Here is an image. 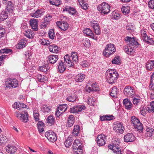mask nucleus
<instances>
[{"label": "nucleus", "instance_id": "1", "mask_svg": "<svg viewBox=\"0 0 154 154\" xmlns=\"http://www.w3.org/2000/svg\"><path fill=\"white\" fill-rule=\"evenodd\" d=\"M106 79L107 82L112 84L115 82L118 79L119 75L114 69H109L106 73Z\"/></svg>", "mask_w": 154, "mask_h": 154}, {"label": "nucleus", "instance_id": "2", "mask_svg": "<svg viewBox=\"0 0 154 154\" xmlns=\"http://www.w3.org/2000/svg\"><path fill=\"white\" fill-rule=\"evenodd\" d=\"M71 54V57H70L68 54L65 55L64 57V63H65L66 66L69 67H71L74 65V63L71 60V59L72 61L75 63H77L78 61V58L77 53L75 52H72Z\"/></svg>", "mask_w": 154, "mask_h": 154}, {"label": "nucleus", "instance_id": "3", "mask_svg": "<svg viewBox=\"0 0 154 154\" xmlns=\"http://www.w3.org/2000/svg\"><path fill=\"white\" fill-rule=\"evenodd\" d=\"M110 8L109 4L103 2L97 6V9L101 14L106 15L109 13Z\"/></svg>", "mask_w": 154, "mask_h": 154}, {"label": "nucleus", "instance_id": "4", "mask_svg": "<svg viewBox=\"0 0 154 154\" xmlns=\"http://www.w3.org/2000/svg\"><path fill=\"white\" fill-rule=\"evenodd\" d=\"M114 45L112 44H109L106 45L103 54L106 57H109L111 54H114L116 51Z\"/></svg>", "mask_w": 154, "mask_h": 154}, {"label": "nucleus", "instance_id": "5", "mask_svg": "<svg viewBox=\"0 0 154 154\" xmlns=\"http://www.w3.org/2000/svg\"><path fill=\"white\" fill-rule=\"evenodd\" d=\"M15 116L22 122H26L28 120V114L26 111H24L23 113H20L18 112H16Z\"/></svg>", "mask_w": 154, "mask_h": 154}, {"label": "nucleus", "instance_id": "6", "mask_svg": "<svg viewBox=\"0 0 154 154\" xmlns=\"http://www.w3.org/2000/svg\"><path fill=\"white\" fill-rule=\"evenodd\" d=\"M113 129L116 132L122 134L124 132L125 128L122 123L115 122L113 123Z\"/></svg>", "mask_w": 154, "mask_h": 154}, {"label": "nucleus", "instance_id": "7", "mask_svg": "<svg viewBox=\"0 0 154 154\" xmlns=\"http://www.w3.org/2000/svg\"><path fill=\"white\" fill-rule=\"evenodd\" d=\"M106 140V136L103 134L98 135L97 137V143L100 146L104 145Z\"/></svg>", "mask_w": 154, "mask_h": 154}, {"label": "nucleus", "instance_id": "8", "mask_svg": "<svg viewBox=\"0 0 154 154\" xmlns=\"http://www.w3.org/2000/svg\"><path fill=\"white\" fill-rule=\"evenodd\" d=\"M149 94L151 99H154V73L151 76V80L149 85Z\"/></svg>", "mask_w": 154, "mask_h": 154}, {"label": "nucleus", "instance_id": "9", "mask_svg": "<svg viewBox=\"0 0 154 154\" xmlns=\"http://www.w3.org/2000/svg\"><path fill=\"white\" fill-rule=\"evenodd\" d=\"M45 135L48 139L51 142H53L57 140L56 134L52 131H48L45 133Z\"/></svg>", "mask_w": 154, "mask_h": 154}, {"label": "nucleus", "instance_id": "10", "mask_svg": "<svg viewBox=\"0 0 154 154\" xmlns=\"http://www.w3.org/2000/svg\"><path fill=\"white\" fill-rule=\"evenodd\" d=\"M86 107L83 105H79L75 106L70 109V112L72 113H78L85 109Z\"/></svg>", "mask_w": 154, "mask_h": 154}, {"label": "nucleus", "instance_id": "11", "mask_svg": "<svg viewBox=\"0 0 154 154\" xmlns=\"http://www.w3.org/2000/svg\"><path fill=\"white\" fill-rule=\"evenodd\" d=\"M124 93L128 97H133L134 94V92L133 88L130 86H127L124 90Z\"/></svg>", "mask_w": 154, "mask_h": 154}, {"label": "nucleus", "instance_id": "12", "mask_svg": "<svg viewBox=\"0 0 154 154\" xmlns=\"http://www.w3.org/2000/svg\"><path fill=\"white\" fill-rule=\"evenodd\" d=\"M18 85V81L15 79H9L6 82V85L7 87L9 88H15Z\"/></svg>", "mask_w": 154, "mask_h": 154}, {"label": "nucleus", "instance_id": "13", "mask_svg": "<svg viewBox=\"0 0 154 154\" xmlns=\"http://www.w3.org/2000/svg\"><path fill=\"white\" fill-rule=\"evenodd\" d=\"M141 35L142 38L144 41L150 44L153 43V42L152 39L148 37L145 29H143L141 31Z\"/></svg>", "mask_w": 154, "mask_h": 154}, {"label": "nucleus", "instance_id": "14", "mask_svg": "<svg viewBox=\"0 0 154 154\" xmlns=\"http://www.w3.org/2000/svg\"><path fill=\"white\" fill-rule=\"evenodd\" d=\"M125 40L129 46L134 47L138 45V42L135 40L134 38L127 36L125 38Z\"/></svg>", "mask_w": 154, "mask_h": 154}, {"label": "nucleus", "instance_id": "15", "mask_svg": "<svg viewBox=\"0 0 154 154\" xmlns=\"http://www.w3.org/2000/svg\"><path fill=\"white\" fill-rule=\"evenodd\" d=\"M91 25L94 28V32L97 35H100L101 33V31L100 29L99 24L96 21H93L91 23Z\"/></svg>", "mask_w": 154, "mask_h": 154}, {"label": "nucleus", "instance_id": "16", "mask_svg": "<svg viewBox=\"0 0 154 154\" xmlns=\"http://www.w3.org/2000/svg\"><path fill=\"white\" fill-rule=\"evenodd\" d=\"M29 22L32 29L35 31H37L38 30V20L37 19L32 18L30 20Z\"/></svg>", "mask_w": 154, "mask_h": 154}, {"label": "nucleus", "instance_id": "17", "mask_svg": "<svg viewBox=\"0 0 154 154\" xmlns=\"http://www.w3.org/2000/svg\"><path fill=\"white\" fill-rule=\"evenodd\" d=\"M56 24L61 30L63 31L66 30L69 27L68 24L66 22H57Z\"/></svg>", "mask_w": 154, "mask_h": 154}, {"label": "nucleus", "instance_id": "18", "mask_svg": "<svg viewBox=\"0 0 154 154\" xmlns=\"http://www.w3.org/2000/svg\"><path fill=\"white\" fill-rule=\"evenodd\" d=\"M124 51L129 55L133 54L135 51V48L133 46L125 45L124 47Z\"/></svg>", "mask_w": 154, "mask_h": 154}, {"label": "nucleus", "instance_id": "19", "mask_svg": "<svg viewBox=\"0 0 154 154\" xmlns=\"http://www.w3.org/2000/svg\"><path fill=\"white\" fill-rule=\"evenodd\" d=\"M44 13V10L42 9H40L37 10L34 12L31 13L30 15L32 17L38 18L42 15Z\"/></svg>", "mask_w": 154, "mask_h": 154}, {"label": "nucleus", "instance_id": "20", "mask_svg": "<svg viewBox=\"0 0 154 154\" xmlns=\"http://www.w3.org/2000/svg\"><path fill=\"white\" fill-rule=\"evenodd\" d=\"M12 107L14 109L20 110L21 108H26L27 106L21 102H16L12 105Z\"/></svg>", "mask_w": 154, "mask_h": 154}, {"label": "nucleus", "instance_id": "21", "mask_svg": "<svg viewBox=\"0 0 154 154\" xmlns=\"http://www.w3.org/2000/svg\"><path fill=\"white\" fill-rule=\"evenodd\" d=\"M90 83H88L86 85L85 88L87 92L90 93L92 91H98L99 88L98 85H94V87H93V85H89Z\"/></svg>", "mask_w": 154, "mask_h": 154}, {"label": "nucleus", "instance_id": "22", "mask_svg": "<svg viewBox=\"0 0 154 154\" xmlns=\"http://www.w3.org/2000/svg\"><path fill=\"white\" fill-rule=\"evenodd\" d=\"M135 138L134 135L131 133H128L124 137V140L126 142H131L135 140Z\"/></svg>", "mask_w": 154, "mask_h": 154}, {"label": "nucleus", "instance_id": "23", "mask_svg": "<svg viewBox=\"0 0 154 154\" xmlns=\"http://www.w3.org/2000/svg\"><path fill=\"white\" fill-rule=\"evenodd\" d=\"M48 58L49 63L54 64L57 61L58 59V57L57 55H50L48 56Z\"/></svg>", "mask_w": 154, "mask_h": 154}, {"label": "nucleus", "instance_id": "24", "mask_svg": "<svg viewBox=\"0 0 154 154\" xmlns=\"http://www.w3.org/2000/svg\"><path fill=\"white\" fill-rule=\"evenodd\" d=\"M7 5H6V8L5 9L7 12L12 14L13 9V4L12 2L10 1L8 2Z\"/></svg>", "mask_w": 154, "mask_h": 154}, {"label": "nucleus", "instance_id": "25", "mask_svg": "<svg viewBox=\"0 0 154 154\" xmlns=\"http://www.w3.org/2000/svg\"><path fill=\"white\" fill-rule=\"evenodd\" d=\"M75 118L72 115L69 116L67 122L66 126L68 127H70L72 126L74 123Z\"/></svg>", "mask_w": 154, "mask_h": 154}, {"label": "nucleus", "instance_id": "26", "mask_svg": "<svg viewBox=\"0 0 154 154\" xmlns=\"http://www.w3.org/2000/svg\"><path fill=\"white\" fill-rule=\"evenodd\" d=\"M82 143L80 140L76 139L74 142L72 147L73 149L76 148H82Z\"/></svg>", "mask_w": 154, "mask_h": 154}, {"label": "nucleus", "instance_id": "27", "mask_svg": "<svg viewBox=\"0 0 154 154\" xmlns=\"http://www.w3.org/2000/svg\"><path fill=\"white\" fill-rule=\"evenodd\" d=\"M65 11L68 12L72 15L75 14L76 12L74 8L69 6H66L63 8V11Z\"/></svg>", "mask_w": 154, "mask_h": 154}, {"label": "nucleus", "instance_id": "28", "mask_svg": "<svg viewBox=\"0 0 154 154\" xmlns=\"http://www.w3.org/2000/svg\"><path fill=\"white\" fill-rule=\"evenodd\" d=\"M6 151L10 153H13L16 151V147L12 145H9L6 147Z\"/></svg>", "mask_w": 154, "mask_h": 154}, {"label": "nucleus", "instance_id": "29", "mask_svg": "<svg viewBox=\"0 0 154 154\" xmlns=\"http://www.w3.org/2000/svg\"><path fill=\"white\" fill-rule=\"evenodd\" d=\"M83 32L86 35L90 36L94 39H95L94 35L90 29L88 28H85L83 30Z\"/></svg>", "mask_w": 154, "mask_h": 154}, {"label": "nucleus", "instance_id": "30", "mask_svg": "<svg viewBox=\"0 0 154 154\" xmlns=\"http://www.w3.org/2000/svg\"><path fill=\"white\" fill-rule=\"evenodd\" d=\"M38 131L40 133H43L44 132V124L42 121H39L37 124Z\"/></svg>", "mask_w": 154, "mask_h": 154}, {"label": "nucleus", "instance_id": "31", "mask_svg": "<svg viewBox=\"0 0 154 154\" xmlns=\"http://www.w3.org/2000/svg\"><path fill=\"white\" fill-rule=\"evenodd\" d=\"M123 104L127 109H130L132 107V104L130 101L127 99H125L123 101Z\"/></svg>", "mask_w": 154, "mask_h": 154}, {"label": "nucleus", "instance_id": "32", "mask_svg": "<svg viewBox=\"0 0 154 154\" xmlns=\"http://www.w3.org/2000/svg\"><path fill=\"white\" fill-rule=\"evenodd\" d=\"M10 14L7 12L5 10L2 12L0 14V20L3 21L6 19L8 17V15Z\"/></svg>", "mask_w": 154, "mask_h": 154}, {"label": "nucleus", "instance_id": "33", "mask_svg": "<svg viewBox=\"0 0 154 154\" xmlns=\"http://www.w3.org/2000/svg\"><path fill=\"white\" fill-rule=\"evenodd\" d=\"M49 49L50 51L51 52L57 53L58 51V48L57 45H50Z\"/></svg>", "mask_w": 154, "mask_h": 154}, {"label": "nucleus", "instance_id": "34", "mask_svg": "<svg viewBox=\"0 0 154 154\" xmlns=\"http://www.w3.org/2000/svg\"><path fill=\"white\" fill-rule=\"evenodd\" d=\"M154 133L153 129L151 128H148L146 129L145 136L146 137H150L152 136Z\"/></svg>", "mask_w": 154, "mask_h": 154}, {"label": "nucleus", "instance_id": "35", "mask_svg": "<svg viewBox=\"0 0 154 154\" xmlns=\"http://www.w3.org/2000/svg\"><path fill=\"white\" fill-rule=\"evenodd\" d=\"M85 77V75L82 74H79L75 77V80L78 82L82 81Z\"/></svg>", "mask_w": 154, "mask_h": 154}, {"label": "nucleus", "instance_id": "36", "mask_svg": "<svg viewBox=\"0 0 154 154\" xmlns=\"http://www.w3.org/2000/svg\"><path fill=\"white\" fill-rule=\"evenodd\" d=\"M58 71L60 73L63 72L66 69V67L63 65V64L62 61L59 62L58 66Z\"/></svg>", "mask_w": 154, "mask_h": 154}, {"label": "nucleus", "instance_id": "37", "mask_svg": "<svg viewBox=\"0 0 154 154\" xmlns=\"http://www.w3.org/2000/svg\"><path fill=\"white\" fill-rule=\"evenodd\" d=\"M133 126L135 129H137L140 132H142L143 128V125L140 122L134 125Z\"/></svg>", "mask_w": 154, "mask_h": 154}, {"label": "nucleus", "instance_id": "38", "mask_svg": "<svg viewBox=\"0 0 154 154\" xmlns=\"http://www.w3.org/2000/svg\"><path fill=\"white\" fill-rule=\"evenodd\" d=\"M146 68L148 70H151L154 68V61L147 62L146 64Z\"/></svg>", "mask_w": 154, "mask_h": 154}, {"label": "nucleus", "instance_id": "39", "mask_svg": "<svg viewBox=\"0 0 154 154\" xmlns=\"http://www.w3.org/2000/svg\"><path fill=\"white\" fill-rule=\"evenodd\" d=\"M24 35L29 38H32L34 36V33L31 30H26L24 33Z\"/></svg>", "mask_w": 154, "mask_h": 154}, {"label": "nucleus", "instance_id": "40", "mask_svg": "<svg viewBox=\"0 0 154 154\" xmlns=\"http://www.w3.org/2000/svg\"><path fill=\"white\" fill-rule=\"evenodd\" d=\"M47 122L48 124L53 125L55 121V118L52 116H49L46 119Z\"/></svg>", "mask_w": 154, "mask_h": 154}, {"label": "nucleus", "instance_id": "41", "mask_svg": "<svg viewBox=\"0 0 154 154\" xmlns=\"http://www.w3.org/2000/svg\"><path fill=\"white\" fill-rule=\"evenodd\" d=\"M117 93L118 91L116 87L114 86L111 90L110 95L112 97L115 98L117 97Z\"/></svg>", "mask_w": 154, "mask_h": 154}, {"label": "nucleus", "instance_id": "42", "mask_svg": "<svg viewBox=\"0 0 154 154\" xmlns=\"http://www.w3.org/2000/svg\"><path fill=\"white\" fill-rule=\"evenodd\" d=\"M108 147L110 149L112 150L114 153H116V154H122L121 150L119 151L116 150V147H115L112 144L108 145Z\"/></svg>", "mask_w": 154, "mask_h": 154}, {"label": "nucleus", "instance_id": "43", "mask_svg": "<svg viewBox=\"0 0 154 154\" xmlns=\"http://www.w3.org/2000/svg\"><path fill=\"white\" fill-rule=\"evenodd\" d=\"M73 139L71 137H68L65 142V145L66 147H70L72 143Z\"/></svg>", "mask_w": 154, "mask_h": 154}, {"label": "nucleus", "instance_id": "44", "mask_svg": "<svg viewBox=\"0 0 154 154\" xmlns=\"http://www.w3.org/2000/svg\"><path fill=\"white\" fill-rule=\"evenodd\" d=\"M67 108V106L66 104H63L62 105H60L58 107L57 112H59V113H60V111H62L61 112V113L65 111Z\"/></svg>", "mask_w": 154, "mask_h": 154}, {"label": "nucleus", "instance_id": "45", "mask_svg": "<svg viewBox=\"0 0 154 154\" xmlns=\"http://www.w3.org/2000/svg\"><path fill=\"white\" fill-rule=\"evenodd\" d=\"M113 116L112 115L101 116H100V120L101 121L110 120L113 119Z\"/></svg>", "mask_w": 154, "mask_h": 154}, {"label": "nucleus", "instance_id": "46", "mask_svg": "<svg viewBox=\"0 0 154 154\" xmlns=\"http://www.w3.org/2000/svg\"><path fill=\"white\" fill-rule=\"evenodd\" d=\"M26 41L23 39H21L17 45L18 48L21 49L25 47L26 46Z\"/></svg>", "mask_w": 154, "mask_h": 154}, {"label": "nucleus", "instance_id": "47", "mask_svg": "<svg viewBox=\"0 0 154 154\" xmlns=\"http://www.w3.org/2000/svg\"><path fill=\"white\" fill-rule=\"evenodd\" d=\"M38 80L40 82H46L47 81V78L44 75H40L37 76Z\"/></svg>", "mask_w": 154, "mask_h": 154}, {"label": "nucleus", "instance_id": "48", "mask_svg": "<svg viewBox=\"0 0 154 154\" xmlns=\"http://www.w3.org/2000/svg\"><path fill=\"white\" fill-rule=\"evenodd\" d=\"M130 8L129 6H123L121 8V10L125 15L128 14L130 12Z\"/></svg>", "mask_w": 154, "mask_h": 154}, {"label": "nucleus", "instance_id": "49", "mask_svg": "<svg viewBox=\"0 0 154 154\" xmlns=\"http://www.w3.org/2000/svg\"><path fill=\"white\" fill-rule=\"evenodd\" d=\"M120 143V142L119 141V139H116V140L113 142V143H112V144L114 145L115 147H116V149L119 151V150H121V149H120V146L119 145Z\"/></svg>", "mask_w": 154, "mask_h": 154}, {"label": "nucleus", "instance_id": "50", "mask_svg": "<svg viewBox=\"0 0 154 154\" xmlns=\"http://www.w3.org/2000/svg\"><path fill=\"white\" fill-rule=\"evenodd\" d=\"M80 129V127L79 125H75L73 131V133L75 134L76 136H77L79 133Z\"/></svg>", "mask_w": 154, "mask_h": 154}, {"label": "nucleus", "instance_id": "51", "mask_svg": "<svg viewBox=\"0 0 154 154\" xmlns=\"http://www.w3.org/2000/svg\"><path fill=\"white\" fill-rule=\"evenodd\" d=\"M42 111L44 112H48L50 111L51 108L50 106H48L46 105H42L41 106Z\"/></svg>", "mask_w": 154, "mask_h": 154}, {"label": "nucleus", "instance_id": "52", "mask_svg": "<svg viewBox=\"0 0 154 154\" xmlns=\"http://www.w3.org/2000/svg\"><path fill=\"white\" fill-rule=\"evenodd\" d=\"M131 121L133 124V126L140 122L139 120L135 116H133L131 117Z\"/></svg>", "mask_w": 154, "mask_h": 154}, {"label": "nucleus", "instance_id": "53", "mask_svg": "<svg viewBox=\"0 0 154 154\" xmlns=\"http://www.w3.org/2000/svg\"><path fill=\"white\" fill-rule=\"evenodd\" d=\"M112 64H119L121 63L120 62V57L119 56H117L115 57L113 60L112 61Z\"/></svg>", "mask_w": 154, "mask_h": 154}, {"label": "nucleus", "instance_id": "54", "mask_svg": "<svg viewBox=\"0 0 154 154\" xmlns=\"http://www.w3.org/2000/svg\"><path fill=\"white\" fill-rule=\"evenodd\" d=\"M140 102V98L139 96H136L134 98L133 100V104L135 105H138Z\"/></svg>", "mask_w": 154, "mask_h": 154}, {"label": "nucleus", "instance_id": "55", "mask_svg": "<svg viewBox=\"0 0 154 154\" xmlns=\"http://www.w3.org/2000/svg\"><path fill=\"white\" fill-rule=\"evenodd\" d=\"M81 44L86 47H88L90 45L89 40L88 39H83L81 41Z\"/></svg>", "mask_w": 154, "mask_h": 154}, {"label": "nucleus", "instance_id": "56", "mask_svg": "<svg viewBox=\"0 0 154 154\" xmlns=\"http://www.w3.org/2000/svg\"><path fill=\"white\" fill-rule=\"evenodd\" d=\"M48 35L50 38L52 39H54L55 37L54 30L52 29H50L48 32Z\"/></svg>", "mask_w": 154, "mask_h": 154}, {"label": "nucleus", "instance_id": "57", "mask_svg": "<svg viewBox=\"0 0 154 154\" xmlns=\"http://www.w3.org/2000/svg\"><path fill=\"white\" fill-rule=\"evenodd\" d=\"M150 107H147L148 112H153L154 110V101H152L150 103Z\"/></svg>", "mask_w": 154, "mask_h": 154}, {"label": "nucleus", "instance_id": "58", "mask_svg": "<svg viewBox=\"0 0 154 154\" xmlns=\"http://www.w3.org/2000/svg\"><path fill=\"white\" fill-rule=\"evenodd\" d=\"M61 2L60 0H56L51 1L50 0V3L52 5H55L56 6H58L59 5Z\"/></svg>", "mask_w": 154, "mask_h": 154}, {"label": "nucleus", "instance_id": "59", "mask_svg": "<svg viewBox=\"0 0 154 154\" xmlns=\"http://www.w3.org/2000/svg\"><path fill=\"white\" fill-rule=\"evenodd\" d=\"M52 19V17L49 14H47L44 18V21L48 22L49 23L51 20Z\"/></svg>", "mask_w": 154, "mask_h": 154}, {"label": "nucleus", "instance_id": "60", "mask_svg": "<svg viewBox=\"0 0 154 154\" xmlns=\"http://www.w3.org/2000/svg\"><path fill=\"white\" fill-rule=\"evenodd\" d=\"M74 151V154H82L83 153V150L82 148H76V149H73Z\"/></svg>", "mask_w": 154, "mask_h": 154}, {"label": "nucleus", "instance_id": "61", "mask_svg": "<svg viewBox=\"0 0 154 154\" xmlns=\"http://www.w3.org/2000/svg\"><path fill=\"white\" fill-rule=\"evenodd\" d=\"M112 16L113 18L116 20L119 19L120 18V16L119 14L113 12L112 13Z\"/></svg>", "mask_w": 154, "mask_h": 154}, {"label": "nucleus", "instance_id": "62", "mask_svg": "<svg viewBox=\"0 0 154 154\" xmlns=\"http://www.w3.org/2000/svg\"><path fill=\"white\" fill-rule=\"evenodd\" d=\"M66 100L69 102H74L75 100V97L72 96H69L66 99Z\"/></svg>", "mask_w": 154, "mask_h": 154}, {"label": "nucleus", "instance_id": "63", "mask_svg": "<svg viewBox=\"0 0 154 154\" xmlns=\"http://www.w3.org/2000/svg\"><path fill=\"white\" fill-rule=\"evenodd\" d=\"M33 116L34 119L36 121H38L39 120V113L38 112H34Z\"/></svg>", "mask_w": 154, "mask_h": 154}, {"label": "nucleus", "instance_id": "64", "mask_svg": "<svg viewBox=\"0 0 154 154\" xmlns=\"http://www.w3.org/2000/svg\"><path fill=\"white\" fill-rule=\"evenodd\" d=\"M148 4L149 8L154 9V0H150Z\"/></svg>", "mask_w": 154, "mask_h": 154}]
</instances>
